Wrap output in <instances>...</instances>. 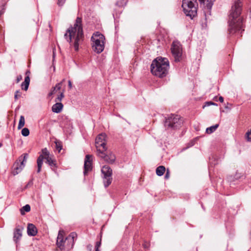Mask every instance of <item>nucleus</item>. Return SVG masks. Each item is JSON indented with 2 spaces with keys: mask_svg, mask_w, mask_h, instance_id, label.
I'll return each instance as SVG.
<instances>
[{
  "mask_svg": "<svg viewBox=\"0 0 251 251\" xmlns=\"http://www.w3.org/2000/svg\"><path fill=\"white\" fill-rule=\"evenodd\" d=\"M92 156L87 154L86 155L84 161V175L85 176L87 173L92 169Z\"/></svg>",
  "mask_w": 251,
  "mask_h": 251,
  "instance_id": "14",
  "label": "nucleus"
},
{
  "mask_svg": "<svg viewBox=\"0 0 251 251\" xmlns=\"http://www.w3.org/2000/svg\"><path fill=\"white\" fill-rule=\"evenodd\" d=\"M28 154L25 153L21 155L13 166L12 174L16 176L20 173L24 168L26 162Z\"/></svg>",
  "mask_w": 251,
  "mask_h": 251,
  "instance_id": "7",
  "label": "nucleus"
},
{
  "mask_svg": "<svg viewBox=\"0 0 251 251\" xmlns=\"http://www.w3.org/2000/svg\"><path fill=\"white\" fill-rule=\"evenodd\" d=\"M29 82H30V77H29V75H28L26 76V77L25 78L24 81L21 84L22 89L23 90L26 91L28 88Z\"/></svg>",
  "mask_w": 251,
  "mask_h": 251,
  "instance_id": "19",
  "label": "nucleus"
},
{
  "mask_svg": "<svg viewBox=\"0 0 251 251\" xmlns=\"http://www.w3.org/2000/svg\"><path fill=\"white\" fill-rule=\"evenodd\" d=\"M64 231L63 230H60L58 232L57 238L56 245L61 250L65 249L64 244L67 240H66V238H64Z\"/></svg>",
  "mask_w": 251,
  "mask_h": 251,
  "instance_id": "13",
  "label": "nucleus"
},
{
  "mask_svg": "<svg viewBox=\"0 0 251 251\" xmlns=\"http://www.w3.org/2000/svg\"><path fill=\"white\" fill-rule=\"evenodd\" d=\"M1 145H2L0 143V147L1 146Z\"/></svg>",
  "mask_w": 251,
  "mask_h": 251,
  "instance_id": "42",
  "label": "nucleus"
},
{
  "mask_svg": "<svg viewBox=\"0 0 251 251\" xmlns=\"http://www.w3.org/2000/svg\"><path fill=\"white\" fill-rule=\"evenodd\" d=\"M103 175V183L105 187L108 186L112 182V170L108 165L103 166L101 170Z\"/></svg>",
  "mask_w": 251,
  "mask_h": 251,
  "instance_id": "10",
  "label": "nucleus"
},
{
  "mask_svg": "<svg viewBox=\"0 0 251 251\" xmlns=\"http://www.w3.org/2000/svg\"><path fill=\"white\" fill-rule=\"evenodd\" d=\"M29 74H30V72H29V71H27L26 72V73H25V75H26L27 76V75H28L29 76Z\"/></svg>",
  "mask_w": 251,
  "mask_h": 251,
  "instance_id": "39",
  "label": "nucleus"
},
{
  "mask_svg": "<svg viewBox=\"0 0 251 251\" xmlns=\"http://www.w3.org/2000/svg\"><path fill=\"white\" fill-rule=\"evenodd\" d=\"M106 135L105 133H101L96 137L95 144L97 152L100 151L102 150V149L107 148L106 146Z\"/></svg>",
  "mask_w": 251,
  "mask_h": 251,
  "instance_id": "12",
  "label": "nucleus"
},
{
  "mask_svg": "<svg viewBox=\"0 0 251 251\" xmlns=\"http://www.w3.org/2000/svg\"><path fill=\"white\" fill-rule=\"evenodd\" d=\"M196 0H183L182 7L187 16L192 19L197 15V8Z\"/></svg>",
  "mask_w": 251,
  "mask_h": 251,
  "instance_id": "6",
  "label": "nucleus"
},
{
  "mask_svg": "<svg viewBox=\"0 0 251 251\" xmlns=\"http://www.w3.org/2000/svg\"><path fill=\"white\" fill-rule=\"evenodd\" d=\"M218 126H219V125L216 124L215 125H214L210 127H209L206 128V132L208 134H211V133H213L214 131H215L216 130V129L218 128Z\"/></svg>",
  "mask_w": 251,
  "mask_h": 251,
  "instance_id": "22",
  "label": "nucleus"
},
{
  "mask_svg": "<svg viewBox=\"0 0 251 251\" xmlns=\"http://www.w3.org/2000/svg\"><path fill=\"white\" fill-rule=\"evenodd\" d=\"M22 134L24 136H27L29 134V130L27 128H24L21 131Z\"/></svg>",
  "mask_w": 251,
  "mask_h": 251,
  "instance_id": "25",
  "label": "nucleus"
},
{
  "mask_svg": "<svg viewBox=\"0 0 251 251\" xmlns=\"http://www.w3.org/2000/svg\"><path fill=\"white\" fill-rule=\"evenodd\" d=\"M55 143L56 149L60 152L62 147L61 142L59 141H55Z\"/></svg>",
  "mask_w": 251,
  "mask_h": 251,
  "instance_id": "27",
  "label": "nucleus"
},
{
  "mask_svg": "<svg viewBox=\"0 0 251 251\" xmlns=\"http://www.w3.org/2000/svg\"><path fill=\"white\" fill-rule=\"evenodd\" d=\"M21 97V93L19 90H17L15 92V95H14V98L15 100H18L19 98H20Z\"/></svg>",
  "mask_w": 251,
  "mask_h": 251,
  "instance_id": "28",
  "label": "nucleus"
},
{
  "mask_svg": "<svg viewBox=\"0 0 251 251\" xmlns=\"http://www.w3.org/2000/svg\"><path fill=\"white\" fill-rule=\"evenodd\" d=\"M95 251H100L99 249H95Z\"/></svg>",
  "mask_w": 251,
  "mask_h": 251,
  "instance_id": "41",
  "label": "nucleus"
},
{
  "mask_svg": "<svg viewBox=\"0 0 251 251\" xmlns=\"http://www.w3.org/2000/svg\"><path fill=\"white\" fill-rule=\"evenodd\" d=\"M201 3H203L204 1V0H199Z\"/></svg>",
  "mask_w": 251,
  "mask_h": 251,
  "instance_id": "40",
  "label": "nucleus"
},
{
  "mask_svg": "<svg viewBox=\"0 0 251 251\" xmlns=\"http://www.w3.org/2000/svg\"><path fill=\"white\" fill-rule=\"evenodd\" d=\"M169 62L166 58L158 57L154 59L151 66L152 75L159 77H163L168 74Z\"/></svg>",
  "mask_w": 251,
  "mask_h": 251,
  "instance_id": "3",
  "label": "nucleus"
},
{
  "mask_svg": "<svg viewBox=\"0 0 251 251\" xmlns=\"http://www.w3.org/2000/svg\"><path fill=\"white\" fill-rule=\"evenodd\" d=\"M169 177H170V172H169V170H167V172L165 174V178L167 179L169 178Z\"/></svg>",
  "mask_w": 251,
  "mask_h": 251,
  "instance_id": "34",
  "label": "nucleus"
},
{
  "mask_svg": "<svg viewBox=\"0 0 251 251\" xmlns=\"http://www.w3.org/2000/svg\"><path fill=\"white\" fill-rule=\"evenodd\" d=\"M246 138L248 141L251 142V129L250 131L246 133Z\"/></svg>",
  "mask_w": 251,
  "mask_h": 251,
  "instance_id": "29",
  "label": "nucleus"
},
{
  "mask_svg": "<svg viewBox=\"0 0 251 251\" xmlns=\"http://www.w3.org/2000/svg\"><path fill=\"white\" fill-rule=\"evenodd\" d=\"M97 155L106 163H113L116 160V156L111 151H108L107 148L102 149L97 152Z\"/></svg>",
  "mask_w": 251,
  "mask_h": 251,
  "instance_id": "8",
  "label": "nucleus"
},
{
  "mask_svg": "<svg viewBox=\"0 0 251 251\" xmlns=\"http://www.w3.org/2000/svg\"><path fill=\"white\" fill-rule=\"evenodd\" d=\"M87 248L88 250H89L91 251L92 249L93 246L91 245H89L87 246Z\"/></svg>",
  "mask_w": 251,
  "mask_h": 251,
  "instance_id": "37",
  "label": "nucleus"
},
{
  "mask_svg": "<svg viewBox=\"0 0 251 251\" xmlns=\"http://www.w3.org/2000/svg\"><path fill=\"white\" fill-rule=\"evenodd\" d=\"M66 0H58L57 4L59 6H62L65 2Z\"/></svg>",
  "mask_w": 251,
  "mask_h": 251,
  "instance_id": "32",
  "label": "nucleus"
},
{
  "mask_svg": "<svg viewBox=\"0 0 251 251\" xmlns=\"http://www.w3.org/2000/svg\"><path fill=\"white\" fill-rule=\"evenodd\" d=\"M30 210V206L29 204H26L20 209L21 214L23 215L25 212H28Z\"/></svg>",
  "mask_w": 251,
  "mask_h": 251,
  "instance_id": "23",
  "label": "nucleus"
},
{
  "mask_svg": "<svg viewBox=\"0 0 251 251\" xmlns=\"http://www.w3.org/2000/svg\"><path fill=\"white\" fill-rule=\"evenodd\" d=\"M22 79V76L21 75H20L18 76V77L17 78V82H19Z\"/></svg>",
  "mask_w": 251,
  "mask_h": 251,
  "instance_id": "35",
  "label": "nucleus"
},
{
  "mask_svg": "<svg viewBox=\"0 0 251 251\" xmlns=\"http://www.w3.org/2000/svg\"><path fill=\"white\" fill-rule=\"evenodd\" d=\"M101 245V241H98L96 242V246H95V249H99V248L100 247Z\"/></svg>",
  "mask_w": 251,
  "mask_h": 251,
  "instance_id": "33",
  "label": "nucleus"
},
{
  "mask_svg": "<svg viewBox=\"0 0 251 251\" xmlns=\"http://www.w3.org/2000/svg\"><path fill=\"white\" fill-rule=\"evenodd\" d=\"M76 234L75 232L71 233L66 238V240L72 242L71 245L69 246L68 248H72L74 245V239L76 238Z\"/></svg>",
  "mask_w": 251,
  "mask_h": 251,
  "instance_id": "20",
  "label": "nucleus"
},
{
  "mask_svg": "<svg viewBox=\"0 0 251 251\" xmlns=\"http://www.w3.org/2000/svg\"><path fill=\"white\" fill-rule=\"evenodd\" d=\"M68 85L70 89H71L72 88V84L70 80H69L68 81Z\"/></svg>",
  "mask_w": 251,
  "mask_h": 251,
  "instance_id": "36",
  "label": "nucleus"
},
{
  "mask_svg": "<svg viewBox=\"0 0 251 251\" xmlns=\"http://www.w3.org/2000/svg\"><path fill=\"white\" fill-rule=\"evenodd\" d=\"M181 124V120L178 115H172L169 117L165 121V126L172 128H177Z\"/></svg>",
  "mask_w": 251,
  "mask_h": 251,
  "instance_id": "11",
  "label": "nucleus"
},
{
  "mask_svg": "<svg viewBox=\"0 0 251 251\" xmlns=\"http://www.w3.org/2000/svg\"><path fill=\"white\" fill-rule=\"evenodd\" d=\"M65 81V79H63V80L60 82V83H57L53 88V89L49 93V96H51V95L56 93L57 92H58L61 89V86H62V84L63 83V81Z\"/></svg>",
  "mask_w": 251,
  "mask_h": 251,
  "instance_id": "18",
  "label": "nucleus"
},
{
  "mask_svg": "<svg viewBox=\"0 0 251 251\" xmlns=\"http://www.w3.org/2000/svg\"><path fill=\"white\" fill-rule=\"evenodd\" d=\"M25 123V117L24 116L22 115L20 116L18 128V129L22 128L24 126Z\"/></svg>",
  "mask_w": 251,
  "mask_h": 251,
  "instance_id": "24",
  "label": "nucleus"
},
{
  "mask_svg": "<svg viewBox=\"0 0 251 251\" xmlns=\"http://www.w3.org/2000/svg\"><path fill=\"white\" fill-rule=\"evenodd\" d=\"M44 159L46 160V163L50 167L55 166V160L53 158V156L50 153L47 148H44L42 149V154L38 157L37 160V173H40L41 171Z\"/></svg>",
  "mask_w": 251,
  "mask_h": 251,
  "instance_id": "5",
  "label": "nucleus"
},
{
  "mask_svg": "<svg viewBox=\"0 0 251 251\" xmlns=\"http://www.w3.org/2000/svg\"><path fill=\"white\" fill-rule=\"evenodd\" d=\"M166 170L165 167L163 166H160L156 169V175L158 176H162Z\"/></svg>",
  "mask_w": 251,
  "mask_h": 251,
  "instance_id": "21",
  "label": "nucleus"
},
{
  "mask_svg": "<svg viewBox=\"0 0 251 251\" xmlns=\"http://www.w3.org/2000/svg\"><path fill=\"white\" fill-rule=\"evenodd\" d=\"M127 2V0H122L117 2L116 4L119 6H125Z\"/></svg>",
  "mask_w": 251,
  "mask_h": 251,
  "instance_id": "26",
  "label": "nucleus"
},
{
  "mask_svg": "<svg viewBox=\"0 0 251 251\" xmlns=\"http://www.w3.org/2000/svg\"><path fill=\"white\" fill-rule=\"evenodd\" d=\"M93 50L97 53H101L104 49V36L99 32L94 33L91 37Z\"/></svg>",
  "mask_w": 251,
  "mask_h": 251,
  "instance_id": "4",
  "label": "nucleus"
},
{
  "mask_svg": "<svg viewBox=\"0 0 251 251\" xmlns=\"http://www.w3.org/2000/svg\"><path fill=\"white\" fill-rule=\"evenodd\" d=\"M81 22V18H77L74 26L69 28L64 35L65 38L68 42L72 43L71 45L73 46L75 51L78 50L79 45L83 41Z\"/></svg>",
  "mask_w": 251,
  "mask_h": 251,
  "instance_id": "2",
  "label": "nucleus"
},
{
  "mask_svg": "<svg viewBox=\"0 0 251 251\" xmlns=\"http://www.w3.org/2000/svg\"><path fill=\"white\" fill-rule=\"evenodd\" d=\"M63 105L61 102H56L52 106V110L56 113H60L62 110Z\"/></svg>",
  "mask_w": 251,
  "mask_h": 251,
  "instance_id": "17",
  "label": "nucleus"
},
{
  "mask_svg": "<svg viewBox=\"0 0 251 251\" xmlns=\"http://www.w3.org/2000/svg\"><path fill=\"white\" fill-rule=\"evenodd\" d=\"M64 97L63 93L61 92L60 93V95L57 97V98L56 99L55 101H61L62 99Z\"/></svg>",
  "mask_w": 251,
  "mask_h": 251,
  "instance_id": "30",
  "label": "nucleus"
},
{
  "mask_svg": "<svg viewBox=\"0 0 251 251\" xmlns=\"http://www.w3.org/2000/svg\"><path fill=\"white\" fill-rule=\"evenodd\" d=\"M171 51L175 61H179L181 58L182 49L181 45L177 41L173 42L171 47Z\"/></svg>",
  "mask_w": 251,
  "mask_h": 251,
  "instance_id": "9",
  "label": "nucleus"
},
{
  "mask_svg": "<svg viewBox=\"0 0 251 251\" xmlns=\"http://www.w3.org/2000/svg\"><path fill=\"white\" fill-rule=\"evenodd\" d=\"M242 5L241 0H233L228 20V31L231 34H240L244 30L243 19L240 17Z\"/></svg>",
  "mask_w": 251,
  "mask_h": 251,
  "instance_id": "1",
  "label": "nucleus"
},
{
  "mask_svg": "<svg viewBox=\"0 0 251 251\" xmlns=\"http://www.w3.org/2000/svg\"><path fill=\"white\" fill-rule=\"evenodd\" d=\"M24 228L19 226H17L14 231L13 240L17 243L22 236V231Z\"/></svg>",
  "mask_w": 251,
  "mask_h": 251,
  "instance_id": "15",
  "label": "nucleus"
},
{
  "mask_svg": "<svg viewBox=\"0 0 251 251\" xmlns=\"http://www.w3.org/2000/svg\"><path fill=\"white\" fill-rule=\"evenodd\" d=\"M211 105H217V104L215 103H214L211 101H208L205 103V105L203 106V108H204L205 106H208Z\"/></svg>",
  "mask_w": 251,
  "mask_h": 251,
  "instance_id": "31",
  "label": "nucleus"
},
{
  "mask_svg": "<svg viewBox=\"0 0 251 251\" xmlns=\"http://www.w3.org/2000/svg\"><path fill=\"white\" fill-rule=\"evenodd\" d=\"M219 100L221 102H223L224 101V98L222 97H220L219 98Z\"/></svg>",
  "mask_w": 251,
  "mask_h": 251,
  "instance_id": "38",
  "label": "nucleus"
},
{
  "mask_svg": "<svg viewBox=\"0 0 251 251\" xmlns=\"http://www.w3.org/2000/svg\"><path fill=\"white\" fill-rule=\"evenodd\" d=\"M27 232L28 235L34 236L36 235L37 229L34 225L29 224L27 226Z\"/></svg>",
  "mask_w": 251,
  "mask_h": 251,
  "instance_id": "16",
  "label": "nucleus"
}]
</instances>
